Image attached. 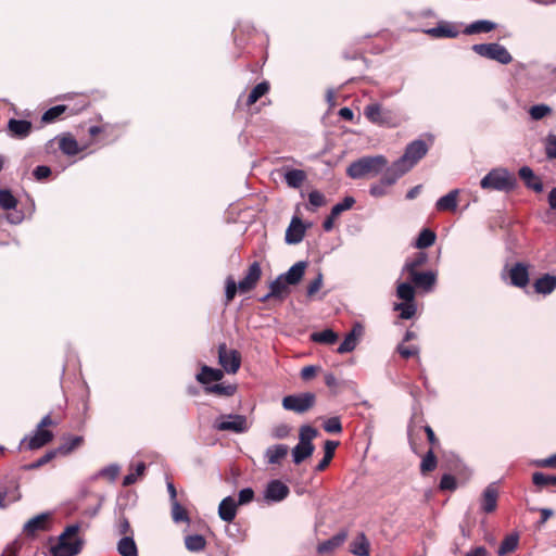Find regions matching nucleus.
Segmentation results:
<instances>
[{"mask_svg":"<svg viewBox=\"0 0 556 556\" xmlns=\"http://www.w3.org/2000/svg\"><path fill=\"white\" fill-rule=\"evenodd\" d=\"M17 206V200L8 189H0V207L4 211L14 210Z\"/></svg>","mask_w":556,"mask_h":556,"instance_id":"nucleus-45","label":"nucleus"},{"mask_svg":"<svg viewBox=\"0 0 556 556\" xmlns=\"http://www.w3.org/2000/svg\"><path fill=\"white\" fill-rule=\"evenodd\" d=\"M205 545L206 541L201 534H190L185 538V546L189 552H201Z\"/></svg>","mask_w":556,"mask_h":556,"instance_id":"nucleus-40","label":"nucleus"},{"mask_svg":"<svg viewBox=\"0 0 556 556\" xmlns=\"http://www.w3.org/2000/svg\"><path fill=\"white\" fill-rule=\"evenodd\" d=\"M237 290H239L238 283H236L233 278L231 276H229L226 279V287H225V296H226L227 303H229L230 301L233 300V298L236 296Z\"/></svg>","mask_w":556,"mask_h":556,"instance_id":"nucleus-62","label":"nucleus"},{"mask_svg":"<svg viewBox=\"0 0 556 556\" xmlns=\"http://www.w3.org/2000/svg\"><path fill=\"white\" fill-rule=\"evenodd\" d=\"M496 27V24L494 22L488 21V20H479L475 21L471 24L467 25L464 29V34L466 35H473V34H481V33H490L494 30Z\"/></svg>","mask_w":556,"mask_h":556,"instance_id":"nucleus-32","label":"nucleus"},{"mask_svg":"<svg viewBox=\"0 0 556 556\" xmlns=\"http://www.w3.org/2000/svg\"><path fill=\"white\" fill-rule=\"evenodd\" d=\"M459 194L458 189L451 190L447 194L441 197L437 203L435 208L440 212H454L457 208V198Z\"/></svg>","mask_w":556,"mask_h":556,"instance_id":"nucleus-28","label":"nucleus"},{"mask_svg":"<svg viewBox=\"0 0 556 556\" xmlns=\"http://www.w3.org/2000/svg\"><path fill=\"white\" fill-rule=\"evenodd\" d=\"M437 467V457L434 455L433 450H429L426 455L422 457L421 464H420V472L422 475H426L432 470H434Z\"/></svg>","mask_w":556,"mask_h":556,"instance_id":"nucleus-47","label":"nucleus"},{"mask_svg":"<svg viewBox=\"0 0 556 556\" xmlns=\"http://www.w3.org/2000/svg\"><path fill=\"white\" fill-rule=\"evenodd\" d=\"M346 536V531H340L339 533L331 536L329 540L320 543L317 547L318 553L325 554L332 552L333 549H336L337 547L341 546L344 543Z\"/></svg>","mask_w":556,"mask_h":556,"instance_id":"nucleus-30","label":"nucleus"},{"mask_svg":"<svg viewBox=\"0 0 556 556\" xmlns=\"http://www.w3.org/2000/svg\"><path fill=\"white\" fill-rule=\"evenodd\" d=\"M224 377L220 369L212 368L207 365L201 367V371L195 376L199 383L210 387L208 384L213 381H219Z\"/></svg>","mask_w":556,"mask_h":556,"instance_id":"nucleus-23","label":"nucleus"},{"mask_svg":"<svg viewBox=\"0 0 556 556\" xmlns=\"http://www.w3.org/2000/svg\"><path fill=\"white\" fill-rule=\"evenodd\" d=\"M289 283L283 280L281 274L269 283L271 294L276 295V300L279 302L283 301L289 294Z\"/></svg>","mask_w":556,"mask_h":556,"instance_id":"nucleus-36","label":"nucleus"},{"mask_svg":"<svg viewBox=\"0 0 556 556\" xmlns=\"http://www.w3.org/2000/svg\"><path fill=\"white\" fill-rule=\"evenodd\" d=\"M409 280L415 285L416 288L429 292L433 289L437 282V273L432 270L427 271H413L408 273Z\"/></svg>","mask_w":556,"mask_h":556,"instance_id":"nucleus-13","label":"nucleus"},{"mask_svg":"<svg viewBox=\"0 0 556 556\" xmlns=\"http://www.w3.org/2000/svg\"><path fill=\"white\" fill-rule=\"evenodd\" d=\"M396 295L404 302H415V290L409 282H401L396 288Z\"/></svg>","mask_w":556,"mask_h":556,"instance_id":"nucleus-44","label":"nucleus"},{"mask_svg":"<svg viewBox=\"0 0 556 556\" xmlns=\"http://www.w3.org/2000/svg\"><path fill=\"white\" fill-rule=\"evenodd\" d=\"M314 444L300 442L292 448L293 463L299 465L314 453Z\"/></svg>","mask_w":556,"mask_h":556,"instance_id":"nucleus-31","label":"nucleus"},{"mask_svg":"<svg viewBox=\"0 0 556 556\" xmlns=\"http://www.w3.org/2000/svg\"><path fill=\"white\" fill-rule=\"evenodd\" d=\"M354 204H355V199L353 197H345L342 202H339L332 206V208H331L332 217H338L344 211L352 208Z\"/></svg>","mask_w":556,"mask_h":556,"instance_id":"nucleus-55","label":"nucleus"},{"mask_svg":"<svg viewBox=\"0 0 556 556\" xmlns=\"http://www.w3.org/2000/svg\"><path fill=\"white\" fill-rule=\"evenodd\" d=\"M172 518L175 522H189L188 514L178 501L172 503Z\"/></svg>","mask_w":556,"mask_h":556,"instance_id":"nucleus-54","label":"nucleus"},{"mask_svg":"<svg viewBox=\"0 0 556 556\" xmlns=\"http://www.w3.org/2000/svg\"><path fill=\"white\" fill-rule=\"evenodd\" d=\"M53 439V434L50 430L36 428L33 437L22 439L20 448L27 442L28 450H38L48 444Z\"/></svg>","mask_w":556,"mask_h":556,"instance_id":"nucleus-16","label":"nucleus"},{"mask_svg":"<svg viewBox=\"0 0 556 556\" xmlns=\"http://www.w3.org/2000/svg\"><path fill=\"white\" fill-rule=\"evenodd\" d=\"M545 153L548 159L556 160V135H548L545 141Z\"/></svg>","mask_w":556,"mask_h":556,"instance_id":"nucleus-64","label":"nucleus"},{"mask_svg":"<svg viewBox=\"0 0 556 556\" xmlns=\"http://www.w3.org/2000/svg\"><path fill=\"white\" fill-rule=\"evenodd\" d=\"M269 90V84L267 81H262L257 84L248 96L247 104H254L260 98H262Z\"/></svg>","mask_w":556,"mask_h":556,"instance_id":"nucleus-46","label":"nucleus"},{"mask_svg":"<svg viewBox=\"0 0 556 556\" xmlns=\"http://www.w3.org/2000/svg\"><path fill=\"white\" fill-rule=\"evenodd\" d=\"M289 447L286 444H275L268 446L265 451L267 464L277 465L287 456Z\"/></svg>","mask_w":556,"mask_h":556,"instance_id":"nucleus-26","label":"nucleus"},{"mask_svg":"<svg viewBox=\"0 0 556 556\" xmlns=\"http://www.w3.org/2000/svg\"><path fill=\"white\" fill-rule=\"evenodd\" d=\"M311 340L323 344H333L338 340L337 333L331 329H325L323 331L313 332Z\"/></svg>","mask_w":556,"mask_h":556,"instance_id":"nucleus-43","label":"nucleus"},{"mask_svg":"<svg viewBox=\"0 0 556 556\" xmlns=\"http://www.w3.org/2000/svg\"><path fill=\"white\" fill-rule=\"evenodd\" d=\"M204 390L206 393H214V394H218V395L229 396L235 393L236 389L232 386H223V384L217 383V384H213L210 387H204Z\"/></svg>","mask_w":556,"mask_h":556,"instance_id":"nucleus-58","label":"nucleus"},{"mask_svg":"<svg viewBox=\"0 0 556 556\" xmlns=\"http://www.w3.org/2000/svg\"><path fill=\"white\" fill-rule=\"evenodd\" d=\"M517 184L516 177L504 167L491 169L480 181V187L484 190H495L502 192L511 191Z\"/></svg>","mask_w":556,"mask_h":556,"instance_id":"nucleus-4","label":"nucleus"},{"mask_svg":"<svg viewBox=\"0 0 556 556\" xmlns=\"http://www.w3.org/2000/svg\"><path fill=\"white\" fill-rule=\"evenodd\" d=\"M364 333V327L359 323H355L349 333L338 348V353L345 354L355 350L361 337Z\"/></svg>","mask_w":556,"mask_h":556,"instance_id":"nucleus-14","label":"nucleus"},{"mask_svg":"<svg viewBox=\"0 0 556 556\" xmlns=\"http://www.w3.org/2000/svg\"><path fill=\"white\" fill-rule=\"evenodd\" d=\"M472 51L482 58L496 61L503 65L509 64L513 61L509 51L496 42L473 45Z\"/></svg>","mask_w":556,"mask_h":556,"instance_id":"nucleus-5","label":"nucleus"},{"mask_svg":"<svg viewBox=\"0 0 556 556\" xmlns=\"http://www.w3.org/2000/svg\"><path fill=\"white\" fill-rule=\"evenodd\" d=\"M425 33L433 38H455L459 31L454 24L450 22H439L435 27L426 29Z\"/></svg>","mask_w":556,"mask_h":556,"instance_id":"nucleus-17","label":"nucleus"},{"mask_svg":"<svg viewBox=\"0 0 556 556\" xmlns=\"http://www.w3.org/2000/svg\"><path fill=\"white\" fill-rule=\"evenodd\" d=\"M117 552L121 556H138V548L134 535L123 536L117 542Z\"/></svg>","mask_w":556,"mask_h":556,"instance_id":"nucleus-33","label":"nucleus"},{"mask_svg":"<svg viewBox=\"0 0 556 556\" xmlns=\"http://www.w3.org/2000/svg\"><path fill=\"white\" fill-rule=\"evenodd\" d=\"M308 202L312 206V210L314 211L315 208L325 205V195L318 190H313L308 193ZM307 208L311 210V207Z\"/></svg>","mask_w":556,"mask_h":556,"instance_id":"nucleus-59","label":"nucleus"},{"mask_svg":"<svg viewBox=\"0 0 556 556\" xmlns=\"http://www.w3.org/2000/svg\"><path fill=\"white\" fill-rule=\"evenodd\" d=\"M498 492L495 483L489 484L481 496V509L486 513H493L497 506Z\"/></svg>","mask_w":556,"mask_h":556,"instance_id":"nucleus-20","label":"nucleus"},{"mask_svg":"<svg viewBox=\"0 0 556 556\" xmlns=\"http://www.w3.org/2000/svg\"><path fill=\"white\" fill-rule=\"evenodd\" d=\"M290 493L286 483L280 480H271L264 490V500L266 503H279L283 501Z\"/></svg>","mask_w":556,"mask_h":556,"instance_id":"nucleus-11","label":"nucleus"},{"mask_svg":"<svg viewBox=\"0 0 556 556\" xmlns=\"http://www.w3.org/2000/svg\"><path fill=\"white\" fill-rule=\"evenodd\" d=\"M519 544V535L518 533H510L504 538L502 543L498 546L497 555L498 556H506L518 547Z\"/></svg>","mask_w":556,"mask_h":556,"instance_id":"nucleus-37","label":"nucleus"},{"mask_svg":"<svg viewBox=\"0 0 556 556\" xmlns=\"http://www.w3.org/2000/svg\"><path fill=\"white\" fill-rule=\"evenodd\" d=\"M51 515L49 513H41L30 518L23 527V532L27 536H35L40 531H46L49 528V520Z\"/></svg>","mask_w":556,"mask_h":556,"instance_id":"nucleus-15","label":"nucleus"},{"mask_svg":"<svg viewBox=\"0 0 556 556\" xmlns=\"http://www.w3.org/2000/svg\"><path fill=\"white\" fill-rule=\"evenodd\" d=\"M304 235L305 226L302 220L298 217H293L286 231V242L289 244H298L303 240Z\"/></svg>","mask_w":556,"mask_h":556,"instance_id":"nucleus-19","label":"nucleus"},{"mask_svg":"<svg viewBox=\"0 0 556 556\" xmlns=\"http://www.w3.org/2000/svg\"><path fill=\"white\" fill-rule=\"evenodd\" d=\"M116 531L121 535H134V531L130 527L128 519L125 516H121L116 522Z\"/></svg>","mask_w":556,"mask_h":556,"instance_id":"nucleus-60","label":"nucleus"},{"mask_svg":"<svg viewBox=\"0 0 556 556\" xmlns=\"http://www.w3.org/2000/svg\"><path fill=\"white\" fill-rule=\"evenodd\" d=\"M218 363L227 374H236L241 365V355L237 350L228 349L226 343H220Z\"/></svg>","mask_w":556,"mask_h":556,"instance_id":"nucleus-10","label":"nucleus"},{"mask_svg":"<svg viewBox=\"0 0 556 556\" xmlns=\"http://www.w3.org/2000/svg\"><path fill=\"white\" fill-rule=\"evenodd\" d=\"M251 427L247 416L239 414L222 415L214 422V428L218 431H229L233 433H244Z\"/></svg>","mask_w":556,"mask_h":556,"instance_id":"nucleus-7","label":"nucleus"},{"mask_svg":"<svg viewBox=\"0 0 556 556\" xmlns=\"http://www.w3.org/2000/svg\"><path fill=\"white\" fill-rule=\"evenodd\" d=\"M394 309L400 312V317L403 319H410L416 313L415 302L396 303Z\"/></svg>","mask_w":556,"mask_h":556,"instance_id":"nucleus-50","label":"nucleus"},{"mask_svg":"<svg viewBox=\"0 0 556 556\" xmlns=\"http://www.w3.org/2000/svg\"><path fill=\"white\" fill-rule=\"evenodd\" d=\"M364 116L372 124L384 127H395L397 125L393 112L384 109L380 103H369L364 108Z\"/></svg>","mask_w":556,"mask_h":556,"instance_id":"nucleus-6","label":"nucleus"},{"mask_svg":"<svg viewBox=\"0 0 556 556\" xmlns=\"http://www.w3.org/2000/svg\"><path fill=\"white\" fill-rule=\"evenodd\" d=\"M350 552L355 556H369L370 543L364 532L357 533L350 543Z\"/></svg>","mask_w":556,"mask_h":556,"instance_id":"nucleus-24","label":"nucleus"},{"mask_svg":"<svg viewBox=\"0 0 556 556\" xmlns=\"http://www.w3.org/2000/svg\"><path fill=\"white\" fill-rule=\"evenodd\" d=\"M237 514V503L231 496L225 497L218 506L219 518L226 522H231Z\"/></svg>","mask_w":556,"mask_h":556,"instance_id":"nucleus-25","label":"nucleus"},{"mask_svg":"<svg viewBox=\"0 0 556 556\" xmlns=\"http://www.w3.org/2000/svg\"><path fill=\"white\" fill-rule=\"evenodd\" d=\"M532 482L539 488L556 485V476L545 475L543 472L536 471L532 476Z\"/></svg>","mask_w":556,"mask_h":556,"instance_id":"nucleus-49","label":"nucleus"},{"mask_svg":"<svg viewBox=\"0 0 556 556\" xmlns=\"http://www.w3.org/2000/svg\"><path fill=\"white\" fill-rule=\"evenodd\" d=\"M389 166L384 155H368L352 162L346 169V174L352 179L376 177L383 174Z\"/></svg>","mask_w":556,"mask_h":556,"instance_id":"nucleus-2","label":"nucleus"},{"mask_svg":"<svg viewBox=\"0 0 556 556\" xmlns=\"http://www.w3.org/2000/svg\"><path fill=\"white\" fill-rule=\"evenodd\" d=\"M60 150L66 155H76L79 152L78 142L71 136L60 138Z\"/></svg>","mask_w":556,"mask_h":556,"instance_id":"nucleus-41","label":"nucleus"},{"mask_svg":"<svg viewBox=\"0 0 556 556\" xmlns=\"http://www.w3.org/2000/svg\"><path fill=\"white\" fill-rule=\"evenodd\" d=\"M316 402L314 393L305 392L301 394L287 395L282 399V407L298 414H303L311 409Z\"/></svg>","mask_w":556,"mask_h":556,"instance_id":"nucleus-8","label":"nucleus"},{"mask_svg":"<svg viewBox=\"0 0 556 556\" xmlns=\"http://www.w3.org/2000/svg\"><path fill=\"white\" fill-rule=\"evenodd\" d=\"M429 147L425 140L416 139L406 146L404 154L391 165L405 175L428 153Z\"/></svg>","mask_w":556,"mask_h":556,"instance_id":"nucleus-3","label":"nucleus"},{"mask_svg":"<svg viewBox=\"0 0 556 556\" xmlns=\"http://www.w3.org/2000/svg\"><path fill=\"white\" fill-rule=\"evenodd\" d=\"M510 283L518 288H525L529 283L528 266L523 263H516L509 270Z\"/></svg>","mask_w":556,"mask_h":556,"instance_id":"nucleus-18","label":"nucleus"},{"mask_svg":"<svg viewBox=\"0 0 556 556\" xmlns=\"http://www.w3.org/2000/svg\"><path fill=\"white\" fill-rule=\"evenodd\" d=\"M318 431L309 426L304 425L300 428L299 441L307 444H313L312 441L317 437Z\"/></svg>","mask_w":556,"mask_h":556,"instance_id":"nucleus-52","label":"nucleus"},{"mask_svg":"<svg viewBox=\"0 0 556 556\" xmlns=\"http://www.w3.org/2000/svg\"><path fill=\"white\" fill-rule=\"evenodd\" d=\"M262 276V269L258 262H253L245 276L238 282V289L241 293H247L255 288Z\"/></svg>","mask_w":556,"mask_h":556,"instance_id":"nucleus-12","label":"nucleus"},{"mask_svg":"<svg viewBox=\"0 0 556 556\" xmlns=\"http://www.w3.org/2000/svg\"><path fill=\"white\" fill-rule=\"evenodd\" d=\"M552 112L551 106L546 104H535L529 110V114L532 119L540 121Z\"/></svg>","mask_w":556,"mask_h":556,"instance_id":"nucleus-57","label":"nucleus"},{"mask_svg":"<svg viewBox=\"0 0 556 556\" xmlns=\"http://www.w3.org/2000/svg\"><path fill=\"white\" fill-rule=\"evenodd\" d=\"M403 175L390 165L382 174L378 182L369 188V193L374 198H382L388 194V189L392 187Z\"/></svg>","mask_w":556,"mask_h":556,"instance_id":"nucleus-9","label":"nucleus"},{"mask_svg":"<svg viewBox=\"0 0 556 556\" xmlns=\"http://www.w3.org/2000/svg\"><path fill=\"white\" fill-rule=\"evenodd\" d=\"M83 442V438L79 435L76 437H70L65 440L64 443H62L58 448V453H61L63 455L70 454L72 451H74L76 447H78Z\"/></svg>","mask_w":556,"mask_h":556,"instance_id":"nucleus-48","label":"nucleus"},{"mask_svg":"<svg viewBox=\"0 0 556 556\" xmlns=\"http://www.w3.org/2000/svg\"><path fill=\"white\" fill-rule=\"evenodd\" d=\"M11 136L17 139L26 138L31 131V123L26 119L11 118L8 123Z\"/></svg>","mask_w":556,"mask_h":556,"instance_id":"nucleus-21","label":"nucleus"},{"mask_svg":"<svg viewBox=\"0 0 556 556\" xmlns=\"http://www.w3.org/2000/svg\"><path fill=\"white\" fill-rule=\"evenodd\" d=\"M519 176L525 181L526 186L535 192L543 190V184L534 175V172L529 166H522L519 169Z\"/></svg>","mask_w":556,"mask_h":556,"instance_id":"nucleus-29","label":"nucleus"},{"mask_svg":"<svg viewBox=\"0 0 556 556\" xmlns=\"http://www.w3.org/2000/svg\"><path fill=\"white\" fill-rule=\"evenodd\" d=\"M324 429L329 433H340L342 431V425L339 417H330L324 424Z\"/></svg>","mask_w":556,"mask_h":556,"instance_id":"nucleus-61","label":"nucleus"},{"mask_svg":"<svg viewBox=\"0 0 556 556\" xmlns=\"http://www.w3.org/2000/svg\"><path fill=\"white\" fill-rule=\"evenodd\" d=\"M339 445V442L328 440L325 442V454L323 459L317 464L316 471H323L325 470L328 465L330 464L331 459L333 458L334 451L337 446Z\"/></svg>","mask_w":556,"mask_h":556,"instance_id":"nucleus-38","label":"nucleus"},{"mask_svg":"<svg viewBox=\"0 0 556 556\" xmlns=\"http://www.w3.org/2000/svg\"><path fill=\"white\" fill-rule=\"evenodd\" d=\"M56 454H58L56 450L48 451L45 455H42L36 462L26 465L25 469H27V470L38 469V468L45 466L46 464H48L49 462H51L56 456Z\"/></svg>","mask_w":556,"mask_h":556,"instance_id":"nucleus-53","label":"nucleus"},{"mask_svg":"<svg viewBox=\"0 0 556 556\" xmlns=\"http://www.w3.org/2000/svg\"><path fill=\"white\" fill-rule=\"evenodd\" d=\"M427 262L428 254L426 252H418L413 257H409L405 261V264L402 268V274L417 271V269L424 266Z\"/></svg>","mask_w":556,"mask_h":556,"instance_id":"nucleus-34","label":"nucleus"},{"mask_svg":"<svg viewBox=\"0 0 556 556\" xmlns=\"http://www.w3.org/2000/svg\"><path fill=\"white\" fill-rule=\"evenodd\" d=\"M65 111H66V106L63 104L52 106L42 114L41 121H42V123H52L59 116H61Z\"/></svg>","mask_w":556,"mask_h":556,"instance_id":"nucleus-51","label":"nucleus"},{"mask_svg":"<svg viewBox=\"0 0 556 556\" xmlns=\"http://www.w3.org/2000/svg\"><path fill=\"white\" fill-rule=\"evenodd\" d=\"M456 486H457L456 480L452 475L445 473L442 476V478L440 480V484H439L440 490L454 491L456 489Z\"/></svg>","mask_w":556,"mask_h":556,"instance_id":"nucleus-63","label":"nucleus"},{"mask_svg":"<svg viewBox=\"0 0 556 556\" xmlns=\"http://www.w3.org/2000/svg\"><path fill=\"white\" fill-rule=\"evenodd\" d=\"M306 267V262H296L288 269V271L281 274V276L283 277V280L287 281L290 286H296L302 280Z\"/></svg>","mask_w":556,"mask_h":556,"instance_id":"nucleus-22","label":"nucleus"},{"mask_svg":"<svg viewBox=\"0 0 556 556\" xmlns=\"http://www.w3.org/2000/svg\"><path fill=\"white\" fill-rule=\"evenodd\" d=\"M144 470H146L144 463H138L136 468H135V471L134 472H129L128 475H126L124 477L123 485L124 486H129V485L134 484L137 481V479L144 473Z\"/></svg>","mask_w":556,"mask_h":556,"instance_id":"nucleus-56","label":"nucleus"},{"mask_svg":"<svg viewBox=\"0 0 556 556\" xmlns=\"http://www.w3.org/2000/svg\"><path fill=\"white\" fill-rule=\"evenodd\" d=\"M435 239H437L435 232L432 231L431 229L425 228L418 235L416 242H415V247L420 250L427 249L435 242Z\"/></svg>","mask_w":556,"mask_h":556,"instance_id":"nucleus-39","label":"nucleus"},{"mask_svg":"<svg viewBox=\"0 0 556 556\" xmlns=\"http://www.w3.org/2000/svg\"><path fill=\"white\" fill-rule=\"evenodd\" d=\"M285 181L290 188H300L306 179V174L302 169H287L283 175Z\"/></svg>","mask_w":556,"mask_h":556,"instance_id":"nucleus-35","label":"nucleus"},{"mask_svg":"<svg viewBox=\"0 0 556 556\" xmlns=\"http://www.w3.org/2000/svg\"><path fill=\"white\" fill-rule=\"evenodd\" d=\"M80 525L72 523L63 530L58 538V543L50 548L52 556H76L85 544V540L79 535Z\"/></svg>","mask_w":556,"mask_h":556,"instance_id":"nucleus-1","label":"nucleus"},{"mask_svg":"<svg viewBox=\"0 0 556 556\" xmlns=\"http://www.w3.org/2000/svg\"><path fill=\"white\" fill-rule=\"evenodd\" d=\"M533 287L539 294H551L556 289V276L545 274L535 280Z\"/></svg>","mask_w":556,"mask_h":556,"instance_id":"nucleus-27","label":"nucleus"},{"mask_svg":"<svg viewBox=\"0 0 556 556\" xmlns=\"http://www.w3.org/2000/svg\"><path fill=\"white\" fill-rule=\"evenodd\" d=\"M21 494L18 492L17 486L11 490L3 489L0 491V508L4 509L12 503H15L20 500Z\"/></svg>","mask_w":556,"mask_h":556,"instance_id":"nucleus-42","label":"nucleus"}]
</instances>
